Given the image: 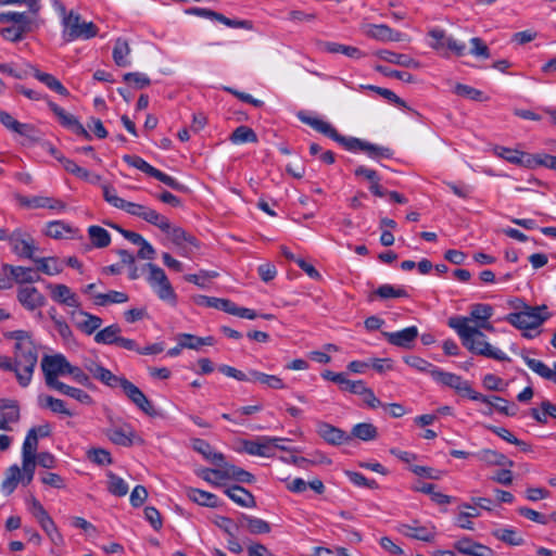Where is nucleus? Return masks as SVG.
<instances>
[{
    "mask_svg": "<svg viewBox=\"0 0 556 556\" xmlns=\"http://www.w3.org/2000/svg\"><path fill=\"white\" fill-rule=\"evenodd\" d=\"M447 324L457 332L463 345L472 354L500 362L510 361L504 352L486 341V336L480 329L469 325L468 317H451Z\"/></svg>",
    "mask_w": 556,
    "mask_h": 556,
    "instance_id": "obj_1",
    "label": "nucleus"
},
{
    "mask_svg": "<svg viewBox=\"0 0 556 556\" xmlns=\"http://www.w3.org/2000/svg\"><path fill=\"white\" fill-rule=\"evenodd\" d=\"M4 336L15 341L13 358L20 370L17 382L22 388H26L31 381L38 362V348L28 331L14 330Z\"/></svg>",
    "mask_w": 556,
    "mask_h": 556,
    "instance_id": "obj_2",
    "label": "nucleus"
},
{
    "mask_svg": "<svg viewBox=\"0 0 556 556\" xmlns=\"http://www.w3.org/2000/svg\"><path fill=\"white\" fill-rule=\"evenodd\" d=\"M62 38L65 42L88 40L98 35V26L93 22L84 21L79 13L66 12L65 8H62Z\"/></svg>",
    "mask_w": 556,
    "mask_h": 556,
    "instance_id": "obj_3",
    "label": "nucleus"
},
{
    "mask_svg": "<svg viewBox=\"0 0 556 556\" xmlns=\"http://www.w3.org/2000/svg\"><path fill=\"white\" fill-rule=\"evenodd\" d=\"M299 118L304 124L311 126L316 131L327 136L328 138L334 140L336 142L340 143L348 151L356 152V151H362V149H363L364 140L355 138V137H344V136L340 135L330 123H328L324 119H320L317 117H312V116H306L303 113L299 114Z\"/></svg>",
    "mask_w": 556,
    "mask_h": 556,
    "instance_id": "obj_4",
    "label": "nucleus"
},
{
    "mask_svg": "<svg viewBox=\"0 0 556 556\" xmlns=\"http://www.w3.org/2000/svg\"><path fill=\"white\" fill-rule=\"evenodd\" d=\"M548 317L546 305H523V309L506 315L505 320L517 329L533 330L540 327Z\"/></svg>",
    "mask_w": 556,
    "mask_h": 556,
    "instance_id": "obj_5",
    "label": "nucleus"
},
{
    "mask_svg": "<svg viewBox=\"0 0 556 556\" xmlns=\"http://www.w3.org/2000/svg\"><path fill=\"white\" fill-rule=\"evenodd\" d=\"M430 376L435 382L452 388L457 393L467 396L472 401H486L483 394L475 391L467 380H464L456 374L447 372L440 368H432L430 370Z\"/></svg>",
    "mask_w": 556,
    "mask_h": 556,
    "instance_id": "obj_6",
    "label": "nucleus"
},
{
    "mask_svg": "<svg viewBox=\"0 0 556 556\" xmlns=\"http://www.w3.org/2000/svg\"><path fill=\"white\" fill-rule=\"evenodd\" d=\"M144 267L149 269L147 280L159 299L175 306L177 304V294L165 271L153 263H147Z\"/></svg>",
    "mask_w": 556,
    "mask_h": 556,
    "instance_id": "obj_7",
    "label": "nucleus"
},
{
    "mask_svg": "<svg viewBox=\"0 0 556 556\" xmlns=\"http://www.w3.org/2000/svg\"><path fill=\"white\" fill-rule=\"evenodd\" d=\"M104 434L112 443L125 447H129L134 444H141L143 442L129 424H124L121 427H109L104 430Z\"/></svg>",
    "mask_w": 556,
    "mask_h": 556,
    "instance_id": "obj_8",
    "label": "nucleus"
},
{
    "mask_svg": "<svg viewBox=\"0 0 556 556\" xmlns=\"http://www.w3.org/2000/svg\"><path fill=\"white\" fill-rule=\"evenodd\" d=\"M118 387L123 390L124 394L128 397V400L144 414H147L148 416L156 415V410L151 401L131 381L124 377Z\"/></svg>",
    "mask_w": 556,
    "mask_h": 556,
    "instance_id": "obj_9",
    "label": "nucleus"
},
{
    "mask_svg": "<svg viewBox=\"0 0 556 556\" xmlns=\"http://www.w3.org/2000/svg\"><path fill=\"white\" fill-rule=\"evenodd\" d=\"M9 243L13 252L24 258L33 260L37 250L34 238L22 229H15L10 233Z\"/></svg>",
    "mask_w": 556,
    "mask_h": 556,
    "instance_id": "obj_10",
    "label": "nucleus"
},
{
    "mask_svg": "<svg viewBox=\"0 0 556 556\" xmlns=\"http://www.w3.org/2000/svg\"><path fill=\"white\" fill-rule=\"evenodd\" d=\"M285 441L281 438L258 437L257 440H242L241 451L253 456L270 457L274 455V442Z\"/></svg>",
    "mask_w": 556,
    "mask_h": 556,
    "instance_id": "obj_11",
    "label": "nucleus"
},
{
    "mask_svg": "<svg viewBox=\"0 0 556 556\" xmlns=\"http://www.w3.org/2000/svg\"><path fill=\"white\" fill-rule=\"evenodd\" d=\"M48 105L50 110L55 114L63 127L67 128L77 136L84 137L87 140H91V135L86 130L84 125L77 119L76 116L67 113L64 109L52 101H49Z\"/></svg>",
    "mask_w": 556,
    "mask_h": 556,
    "instance_id": "obj_12",
    "label": "nucleus"
},
{
    "mask_svg": "<svg viewBox=\"0 0 556 556\" xmlns=\"http://www.w3.org/2000/svg\"><path fill=\"white\" fill-rule=\"evenodd\" d=\"M63 354L45 355L41 359V369L45 375L46 383L49 388H54L61 381L58 380L62 376Z\"/></svg>",
    "mask_w": 556,
    "mask_h": 556,
    "instance_id": "obj_13",
    "label": "nucleus"
},
{
    "mask_svg": "<svg viewBox=\"0 0 556 556\" xmlns=\"http://www.w3.org/2000/svg\"><path fill=\"white\" fill-rule=\"evenodd\" d=\"M381 333L391 345L406 350L414 348L419 336V331L416 326H410L394 332L382 331Z\"/></svg>",
    "mask_w": 556,
    "mask_h": 556,
    "instance_id": "obj_14",
    "label": "nucleus"
},
{
    "mask_svg": "<svg viewBox=\"0 0 556 556\" xmlns=\"http://www.w3.org/2000/svg\"><path fill=\"white\" fill-rule=\"evenodd\" d=\"M20 418L18 402L12 399H0V430L11 431V425L17 424Z\"/></svg>",
    "mask_w": 556,
    "mask_h": 556,
    "instance_id": "obj_15",
    "label": "nucleus"
},
{
    "mask_svg": "<svg viewBox=\"0 0 556 556\" xmlns=\"http://www.w3.org/2000/svg\"><path fill=\"white\" fill-rule=\"evenodd\" d=\"M20 304L27 311H35L46 303L45 295L33 286L21 287L16 294Z\"/></svg>",
    "mask_w": 556,
    "mask_h": 556,
    "instance_id": "obj_16",
    "label": "nucleus"
},
{
    "mask_svg": "<svg viewBox=\"0 0 556 556\" xmlns=\"http://www.w3.org/2000/svg\"><path fill=\"white\" fill-rule=\"evenodd\" d=\"M453 547L460 554L469 556H494V551L469 536H463L454 542Z\"/></svg>",
    "mask_w": 556,
    "mask_h": 556,
    "instance_id": "obj_17",
    "label": "nucleus"
},
{
    "mask_svg": "<svg viewBox=\"0 0 556 556\" xmlns=\"http://www.w3.org/2000/svg\"><path fill=\"white\" fill-rule=\"evenodd\" d=\"M317 433L331 445H340L351 441L349 433L325 421H318Z\"/></svg>",
    "mask_w": 556,
    "mask_h": 556,
    "instance_id": "obj_18",
    "label": "nucleus"
},
{
    "mask_svg": "<svg viewBox=\"0 0 556 556\" xmlns=\"http://www.w3.org/2000/svg\"><path fill=\"white\" fill-rule=\"evenodd\" d=\"M396 530L404 536L424 542H432L435 538L434 527L428 529L427 527L418 526L417 521H414L413 525L400 523Z\"/></svg>",
    "mask_w": 556,
    "mask_h": 556,
    "instance_id": "obj_19",
    "label": "nucleus"
},
{
    "mask_svg": "<svg viewBox=\"0 0 556 556\" xmlns=\"http://www.w3.org/2000/svg\"><path fill=\"white\" fill-rule=\"evenodd\" d=\"M220 467L222 471H213L214 477L218 480L233 479L242 483H253L255 481V477L251 472L238 466L228 464L225 460Z\"/></svg>",
    "mask_w": 556,
    "mask_h": 556,
    "instance_id": "obj_20",
    "label": "nucleus"
},
{
    "mask_svg": "<svg viewBox=\"0 0 556 556\" xmlns=\"http://www.w3.org/2000/svg\"><path fill=\"white\" fill-rule=\"evenodd\" d=\"M51 289V298L59 304L76 307L80 306L79 299L76 293H74L70 287L66 285H54L50 286Z\"/></svg>",
    "mask_w": 556,
    "mask_h": 556,
    "instance_id": "obj_21",
    "label": "nucleus"
},
{
    "mask_svg": "<svg viewBox=\"0 0 556 556\" xmlns=\"http://www.w3.org/2000/svg\"><path fill=\"white\" fill-rule=\"evenodd\" d=\"M2 270L4 275H9L11 281L15 280L17 283H31L39 280V276H36L30 267L4 264Z\"/></svg>",
    "mask_w": 556,
    "mask_h": 556,
    "instance_id": "obj_22",
    "label": "nucleus"
},
{
    "mask_svg": "<svg viewBox=\"0 0 556 556\" xmlns=\"http://www.w3.org/2000/svg\"><path fill=\"white\" fill-rule=\"evenodd\" d=\"M365 33L368 37L381 41H400L402 36L400 31L393 30L386 24H370Z\"/></svg>",
    "mask_w": 556,
    "mask_h": 556,
    "instance_id": "obj_23",
    "label": "nucleus"
},
{
    "mask_svg": "<svg viewBox=\"0 0 556 556\" xmlns=\"http://www.w3.org/2000/svg\"><path fill=\"white\" fill-rule=\"evenodd\" d=\"M354 175L367 179L370 182L369 190L376 197L382 198L386 195V190L380 185L381 178L376 170L361 165L354 169Z\"/></svg>",
    "mask_w": 556,
    "mask_h": 556,
    "instance_id": "obj_24",
    "label": "nucleus"
},
{
    "mask_svg": "<svg viewBox=\"0 0 556 556\" xmlns=\"http://www.w3.org/2000/svg\"><path fill=\"white\" fill-rule=\"evenodd\" d=\"M377 55L389 63H393L400 66L408 67V68H419L420 62L413 59L408 54L404 53H395L389 50H380Z\"/></svg>",
    "mask_w": 556,
    "mask_h": 556,
    "instance_id": "obj_25",
    "label": "nucleus"
},
{
    "mask_svg": "<svg viewBox=\"0 0 556 556\" xmlns=\"http://www.w3.org/2000/svg\"><path fill=\"white\" fill-rule=\"evenodd\" d=\"M227 496H229L235 503L242 507H255L256 502L251 492L240 485H231L225 490Z\"/></svg>",
    "mask_w": 556,
    "mask_h": 556,
    "instance_id": "obj_26",
    "label": "nucleus"
},
{
    "mask_svg": "<svg viewBox=\"0 0 556 556\" xmlns=\"http://www.w3.org/2000/svg\"><path fill=\"white\" fill-rule=\"evenodd\" d=\"M192 447L213 465L217 467L223 466L225 456L222 453L213 452L211 444L205 440L194 439L192 441Z\"/></svg>",
    "mask_w": 556,
    "mask_h": 556,
    "instance_id": "obj_27",
    "label": "nucleus"
},
{
    "mask_svg": "<svg viewBox=\"0 0 556 556\" xmlns=\"http://www.w3.org/2000/svg\"><path fill=\"white\" fill-rule=\"evenodd\" d=\"M239 526L244 527L252 534H264L270 532V525L256 517L242 514L239 518Z\"/></svg>",
    "mask_w": 556,
    "mask_h": 556,
    "instance_id": "obj_28",
    "label": "nucleus"
},
{
    "mask_svg": "<svg viewBox=\"0 0 556 556\" xmlns=\"http://www.w3.org/2000/svg\"><path fill=\"white\" fill-rule=\"evenodd\" d=\"M321 49L328 53H342L348 58L356 60L365 56V53L356 47L345 46L332 41L321 42Z\"/></svg>",
    "mask_w": 556,
    "mask_h": 556,
    "instance_id": "obj_29",
    "label": "nucleus"
},
{
    "mask_svg": "<svg viewBox=\"0 0 556 556\" xmlns=\"http://www.w3.org/2000/svg\"><path fill=\"white\" fill-rule=\"evenodd\" d=\"M525 363L528 365L530 369H532L535 374L541 376L544 379L552 380L556 383V362L553 365V369H551L546 364L542 361L530 358L526 355H522Z\"/></svg>",
    "mask_w": 556,
    "mask_h": 556,
    "instance_id": "obj_30",
    "label": "nucleus"
},
{
    "mask_svg": "<svg viewBox=\"0 0 556 556\" xmlns=\"http://www.w3.org/2000/svg\"><path fill=\"white\" fill-rule=\"evenodd\" d=\"M251 382H258L274 390L285 389L286 386L281 378L275 375H267L255 369L249 370Z\"/></svg>",
    "mask_w": 556,
    "mask_h": 556,
    "instance_id": "obj_31",
    "label": "nucleus"
},
{
    "mask_svg": "<svg viewBox=\"0 0 556 556\" xmlns=\"http://www.w3.org/2000/svg\"><path fill=\"white\" fill-rule=\"evenodd\" d=\"M121 327L117 324H112L98 331L94 336V341L99 344L116 345L121 338Z\"/></svg>",
    "mask_w": 556,
    "mask_h": 556,
    "instance_id": "obj_32",
    "label": "nucleus"
},
{
    "mask_svg": "<svg viewBox=\"0 0 556 556\" xmlns=\"http://www.w3.org/2000/svg\"><path fill=\"white\" fill-rule=\"evenodd\" d=\"M197 303L206 307H213L232 315L236 304L228 299L199 295Z\"/></svg>",
    "mask_w": 556,
    "mask_h": 556,
    "instance_id": "obj_33",
    "label": "nucleus"
},
{
    "mask_svg": "<svg viewBox=\"0 0 556 556\" xmlns=\"http://www.w3.org/2000/svg\"><path fill=\"white\" fill-rule=\"evenodd\" d=\"M38 404L42 408H49L51 412L55 414L65 415L72 417L74 415L73 412L66 408L65 402L60 399H55L51 395H39Z\"/></svg>",
    "mask_w": 556,
    "mask_h": 556,
    "instance_id": "obj_34",
    "label": "nucleus"
},
{
    "mask_svg": "<svg viewBox=\"0 0 556 556\" xmlns=\"http://www.w3.org/2000/svg\"><path fill=\"white\" fill-rule=\"evenodd\" d=\"M167 233V236L170 238L174 244L180 248H185L187 244L193 245L198 248V240L195 237L191 236L190 233L186 232L180 227H172L169 225V230L164 231Z\"/></svg>",
    "mask_w": 556,
    "mask_h": 556,
    "instance_id": "obj_35",
    "label": "nucleus"
},
{
    "mask_svg": "<svg viewBox=\"0 0 556 556\" xmlns=\"http://www.w3.org/2000/svg\"><path fill=\"white\" fill-rule=\"evenodd\" d=\"M21 468L17 465L10 466L5 471V477L1 483V491L5 495H11L21 482Z\"/></svg>",
    "mask_w": 556,
    "mask_h": 556,
    "instance_id": "obj_36",
    "label": "nucleus"
},
{
    "mask_svg": "<svg viewBox=\"0 0 556 556\" xmlns=\"http://www.w3.org/2000/svg\"><path fill=\"white\" fill-rule=\"evenodd\" d=\"M186 495L188 496L189 500H191L192 502H194L199 505H203V506H207V507L217 506V501H218L217 496L210 492H206V491H203L200 489L188 488L186 490Z\"/></svg>",
    "mask_w": 556,
    "mask_h": 556,
    "instance_id": "obj_37",
    "label": "nucleus"
},
{
    "mask_svg": "<svg viewBox=\"0 0 556 556\" xmlns=\"http://www.w3.org/2000/svg\"><path fill=\"white\" fill-rule=\"evenodd\" d=\"M350 435L351 440L357 438L362 441H371L378 438V429L370 422H361L352 428Z\"/></svg>",
    "mask_w": 556,
    "mask_h": 556,
    "instance_id": "obj_38",
    "label": "nucleus"
},
{
    "mask_svg": "<svg viewBox=\"0 0 556 556\" xmlns=\"http://www.w3.org/2000/svg\"><path fill=\"white\" fill-rule=\"evenodd\" d=\"M78 315L84 317V320L77 321L76 326L80 331L88 336L92 334L102 325V319L99 316L85 311H79Z\"/></svg>",
    "mask_w": 556,
    "mask_h": 556,
    "instance_id": "obj_39",
    "label": "nucleus"
},
{
    "mask_svg": "<svg viewBox=\"0 0 556 556\" xmlns=\"http://www.w3.org/2000/svg\"><path fill=\"white\" fill-rule=\"evenodd\" d=\"M229 139L235 144L256 143L258 141L256 132L251 127L243 125L237 127Z\"/></svg>",
    "mask_w": 556,
    "mask_h": 556,
    "instance_id": "obj_40",
    "label": "nucleus"
},
{
    "mask_svg": "<svg viewBox=\"0 0 556 556\" xmlns=\"http://www.w3.org/2000/svg\"><path fill=\"white\" fill-rule=\"evenodd\" d=\"M530 415L539 424L545 425L547 424L548 417L556 419V404L549 402L548 400H545L541 403V410L538 408H531Z\"/></svg>",
    "mask_w": 556,
    "mask_h": 556,
    "instance_id": "obj_41",
    "label": "nucleus"
},
{
    "mask_svg": "<svg viewBox=\"0 0 556 556\" xmlns=\"http://www.w3.org/2000/svg\"><path fill=\"white\" fill-rule=\"evenodd\" d=\"M34 76L56 93L63 97H67L70 94L68 90L53 75L36 70Z\"/></svg>",
    "mask_w": 556,
    "mask_h": 556,
    "instance_id": "obj_42",
    "label": "nucleus"
},
{
    "mask_svg": "<svg viewBox=\"0 0 556 556\" xmlns=\"http://www.w3.org/2000/svg\"><path fill=\"white\" fill-rule=\"evenodd\" d=\"M62 165L67 173L83 180L98 182L101 179L99 175H91L86 168L78 166L73 160L67 157Z\"/></svg>",
    "mask_w": 556,
    "mask_h": 556,
    "instance_id": "obj_43",
    "label": "nucleus"
},
{
    "mask_svg": "<svg viewBox=\"0 0 556 556\" xmlns=\"http://www.w3.org/2000/svg\"><path fill=\"white\" fill-rule=\"evenodd\" d=\"M88 235L92 244L98 249L106 248L111 243V235L100 226H89Z\"/></svg>",
    "mask_w": 556,
    "mask_h": 556,
    "instance_id": "obj_44",
    "label": "nucleus"
},
{
    "mask_svg": "<svg viewBox=\"0 0 556 556\" xmlns=\"http://www.w3.org/2000/svg\"><path fill=\"white\" fill-rule=\"evenodd\" d=\"M97 305L105 306L108 304L126 303L129 298L125 292L111 290L108 293H97L93 295Z\"/></svg>",
    "mask_w": 556,
    "mask_h": 556,
    "instance_id": "obj_45",
    "label": "nucleus"
},
{
    "mask_svg": "<svg viewBox=\"0 0 556 556\" xmlns=\"http://www.w3.org/2000/svg\"><path fill=\"white\" fill-rule=\"evenodd\" d=\"M130 53V48L128 46V42L124 39L118 38L115 41V46L113 49V60L117 66H128L130 65V61L127 59V56Z\"/></svg>",
    "mask_w": 556,
    "mask_h": 556,
    "instance_id": "obj_46",
    "label": "nucleus"
},
{
    "mask_svg": "<svg viewBox=\"0 0 556 556\" xmlns=\"http://www.w3.org/2000/svg\"><path fill=\"white\" fill-rule=\"evenodd\" d=\"M53 389L64 395H67L70 397L77 400L78 402H80L83 404H90L92 402L91 396L87 392H85L81 389L67 386L64 382L59 383Z\"/></svg>",
    "mask_w": 556,
    "mask_h": 556,
    "instance_id": "obj_47",
    "label": "nucleus"
},
{
    "mask_svg": "<svg viewBox=\"0 0 556 556\" xmlns=\"http://www.w3.org/2000/svg\"><path fill=\"white\" fill-rule=\"evenodd\" d=\"M492 535L511 546H520L525 543L523 538L519 536L517 532L510 528L496 529L492 531Z\"/></svg>",
    "mask_w": 556,
    "mask_h": 556,
    "instance_id": "obj_48",
    "label": "nucleus"
},
{
    "mask_svg": "<svg viewBox=\"0 0 556 556\" xmlns=\"http://www.w3.org/2000/svg\"><path fill=\"white\" fill-rule=\"evenodd\" d=\"M74 229L62 220L50 222L47 225L46 235L53 239H63L72 235Z\"/></svg>",
    "mask_w": 556,
    "mask_h": 556,
    "instance_id": "obj_49",
    "label": "nucleus"
},
{
    "mask_svg": "<svg viewBox=\"0 0 556 556\" xmlns=\"http://www.w3.org/2000/svg\"><path fill=\"white\" fill-rule=\"evenodd\" d=\"M142 219L147 223L160 228L162 231L169 230V220L164 215L157 213L155 210L146 207Z\"/></svg>",
    "mask_w": 556,
    "mask_h": 556,
    "instance_id": "obj_50",
    "label": "nucleus"
},
{
    "mask_svg": "<svg viewBox=\"0 0 556 556\" xmlns=\"http://www.w3.org/2000/svg\"><path fill=\"white\" fill-rule=\"evenodd\" d=\"M108 491L118 497L125 496L128 493V484L125 480L117 475L110 471L108 473Z\"/></svg>",
    "mask_w": 556,
    "mask_h": 556,
    "instance_id": "obj_51",
    "label": "nucleus"
},
{
    "mask_svg": "<svg viewBox=\"0 0 556 556\" xmlns=\"http://www.w3.org/2000/svg\"><path fill=\"white\" fill-rule=\"evenodd\" d=\"M493 307L490 304L478 303L471 306L469 320H475L477 325L489 320L493 315Z\"/></svg>",
    "mask_w": 556,
    "mask_h": 556,
    "instance_id": "obj_52",
    "label": "nucleus"
},
{
    "mask_svg": "<svg viewBox=\"0 0 556 556\" xmlns=\"http://www.w3.org/2000/svg\"><path fill=\"white\" fill-rule=\"evenodd\" d=\"M33 261L38 264L37 269L46 275L53 276L62 270L56 257H33Z\"/></svg>",
    "mask_w": 556,
    "mask_h": 556,
    "instance_id": "obj_53",
    "label": "nucleus"
},
{
    "mask_svg": "<svg viewBox=\"0 0 556 556\" xmlns=\"http://www.w3.org/2000/svg\"><path fill=\"white\" fill-rule=\"evenodd\" d=\"M96 371L97 372L93 376V378L110 388H117L124 378V377L114 375L110 369H108L103 366H101Z\"/></svg>",
    "mask_w": 556,
    "mask_h": 556,
    "instance_id": "obj_54",
    "label": "nucleus"
},
{
    "mask_svg": "<svg viewBox=\"0 0 556 556\" xmlns=\"http://www.w3.org/2000/svg\"><path fill=\"white\" fill-rule=\"evenodd\" d=\"M374 295L382 300L393 299V298H407L408 293L403 288H395L391 285H382L374 291Z\"/></svg>",
    "mask_w": 556,
    "mask_h": 556,
    "instance_id": "obj_55",
    "label": "nucleus"
},
{
    "mask_svg": "<svg viewBox=\"0 0 556 556\" xmlns=\"http://www.w3.org/2000/svg\"><path fill=\"white\" fill-rule=\"evenodd\" d=\"M0 23H12L13 26H30V18L24 12H2Z\"/></svg>",
    "mask_w": 556,
    "mask_h": 556,
    "instance_id": "obj_56",
    "label": "nucleus"
},
{
    "mask_svg": "<svg viewBox=\"0 0 556 556\" xmlns=\"http://www.w3.org/2000/svg\"><path fill=\"white\" fill-rule=\"evenodd\" d=\"M481 459L486 462L490 465L496 466H514V462L508 459L504 454L492 451V450H483L481 452Z\"/></svg>",
    "mask_w": 556,
    "mask_h": 556,
    "instance_id": "obj_57",
    "label": "nucleus"
},
{
    "mask_svg": "<svg viewBox=\"0 0 556 556\" xmlns=\"http://www.w3.org/2000/svg\"><path fill=\"white\" fill-rule=\"evenodd\" d=\"M362 151L372 159H390L393 155V152L390 148L377 146L367 141H364Z\"/></svg>",
    "mask_w": 556,
    "mask_h": 556,
    "instance_id": "obj_58",
    "label": "nucleus"
},
{
    "mask_svg": "<svg viewBox=\"0 0 556 556\" xmlns=\"http://www.w3.org/2000/svg\"><path fill=\"white\" fill-rule=\"evenodd\" d=\"M123 161L127 163L129 166H132L141 170L142 173L149 175L150 177L152 176L155 169V167L150 165L148 162H146L142 157L138 155L125 154L123 156Z\"/></svg>",
    "mask_w": 556,
    "mask_h": 556,
    "instance_id": "obj_59",
    "label": "nucleus"
},
{
    "mask_svg": "<svg viewBox=\"0 0 556 556\" xmlns=\"http://www.w3.org/2000/svg\"><path fill=\"white\" fill-rule=\"evenodd\" d=\"M454 92L463 98L471 99L475 101H484L486 98L483 97V92L471 86L464 84H456Z\"/></svg>",
    "mask_w": 556,
    "mask_h": 556,
    "instance_id": "obj_60",
    "label": "nucleus"
},
{
    "mask_svg": "<svg viewBox=\"0 0 556 556\" xmlns=\"http://www.w3.org/2000/svg\"><path fill=\"white\" fill-rule=\"evenodd\" d=\"M30 29V26H9L0 30V35L9 41L16 42L23 39L24 34Z\"/></svg>",
    "mask_w": 556,
    "mask_h": 556,
    "instance_id": "obj_61",
    "label": "nucleus"
},
{
    "mask_svg": "<svg viewBox=\"0 0 556 556\" xmlns=\"http://www.w3.org/2000/svg\"><path fill=\"white\" fill-rule=\"evenodd\" d=\"M151 177L157 179L159 181L163 182L164 185L168 186L169 188L176 191L186 192L188 190V188L185 185L180 184L174 177L161 172L157 168L154 169V173L152 174Z\"/></svg>",
    "mask_w": 556,
    "mask_h": 556,
    "instance_id": "obj_62",
    "label": "nucleus"
},
{
    "mask_svg": "<svg viewBox=\"0 0 556 556\" xmlns=\"http://www.w3.org/2000/svg\"><path fill=\"white\" fill-rule=\"evenodd\" d=\"M87 457L90 462L100 466L113 463L110 452L104 448H91L87 452Z\"/></svg>",
    "mask_w": 556,
    "mask_h": 556,
    "instance_id": "obj_63",
    "label": "nucleus"
},
{
    "mask_svg": "<svg viewBox=\"0 0 556 556\" xmlns=\"http://www.w3.org/2000/svg\"><path fill=\"white\" fill-rule=\"evenodd\" d=\"M123 80L137 89H142L151 84L150 78L139 72L126 73Z\"/></svg>",
    "mask_w": 556,
    "mask_h": 556,
    "instance_id": "obj_64",
    "label": "nucleus"
}]
</instances>
